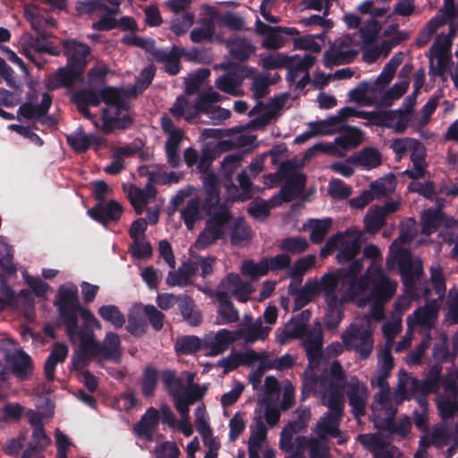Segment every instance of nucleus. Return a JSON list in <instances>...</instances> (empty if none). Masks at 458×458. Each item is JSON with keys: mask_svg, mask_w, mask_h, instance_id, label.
<instances>
[{"mask_svg": "<svg viewBox=\"0 0 458 458\" xmlns=\"http://www.w3.org/2000/svg\"><path fill=\"white\" fill-rule=\"evenodd\" d=\"M177 305L183 320L189 325L198 327L201 324L202 314L191 296L186 294L179 295Z\"/></svg>", "mask_w": 458, "mask_h": 458, "instance_id": "nucleus-34", "label": "nucleus"}, {"mask_svg": "<svg viewBox=\"0 0 458 458\" xmlns=\"http://www.w3.org/2000/svg\"><path fill=\"white\" fill-rule=\"evenodd\" d=\"M443 384L445 394L437 396V405L440 416L449 419L458 413V371L447 375Z\"/></svg>", "mask_w": 458, "mask_h": 458, "instance_id": "nucleus-16", "label": "nucleus"}, {"mask_svg": "<svg viewBox=\"0 0 458 458\" xmlns=\"http://www.w3.org/2000/svg\"><path fill=\"white\" fill-rule=\"evenodd\" d=\"M68 356V346L64 343L54 344L52 350L44 364V373L48 382L55 380V367L64 363Z\"/></svg>", "mask_w": 458, "mask_h": 458, "instance_id": "nucleus-32", "label": "nucleus"}, {"mask_svg": "<svg viewBox=\"0 0 458 458\" xmlns=\"http://www.w3.org/2000/svg\"><path fill=\"white\" fill-rule=\"evenodd\" d=\"M329 372H331V367L328 369H325L319 376H318L312 369H305L302 376V401L306 400L310 394L315 393L318 390V388L319 394H321L324 391V386L322 385V379L324 378V377H327L330 381H334L333 377H330Z\"/></svg>", "mask_w": 458, "mask_h": 458, "instance_id": "nucleus-30", "label": "nucleus"}, {"mask_svg": "<svg viewBox=\"0 0 458 458\" xmlns=\"http://www.w3.org/2000/svg\"><path fill=\"white\" fill-rule=\"evenodd\" d=\"M397 283L374 266V321L382 318L383 312L377 307L388 301L396 293Z\"/></svg>", "mask_w": 458, "mask_h": 458, "instance_id": "nucleus-17", "label": "nucleus"}, {"mask_svg": "<svg viewBox=\"0 0 458 458\" xmlns=\"http://www.w3.org/2000/svg\"><path fill=\"white\" fill-rule=\"evenodd\" d=\"M237 341L234 331L223 328L214 336H208L203 341V350L208 356H216L225 352L229 346Z\"/></svg>", "mask_w": 458, "mask_h": 458, "instance_id": "nucleus-23", "label": "nucleus"}, {"mask_svg": "<svg viewBox=\"0 0 458 458\" xmlns=\"http://www.w3.org/2000/svg\"><path fill=\"white\" fill-rule=\"evenodd\" d=\"M72 101L81 102L89 106H98L102 102L101 89H83L72 96Z\"/></svg>", "mask_w": 458, "mask_h": 458, "instance_id": "nucleus-59", "label": "nucleus"}, {"mask_svg": "<svg viewBox=\"0 0 458 458\" xmlns=\"http://www.w3.org/2000/svg\"><path fill=\"white\" fill-rule=\"evenodd\" d=\"M130 96L129 90L113 87H105L101 89V98L107 106L111 107L122 104L128 103L127 97Z\"/></svg>", "mask_w": 458, "mask_h": 458, "instance_id": "nucleus-50", "label": "nucleus"}, {"mask_svg": "<svg viewBox=\"0 0 458 458\" xmlns=\"http://www.w3.org/2000/svg\"><path fill=\"white\" fill-rule=\"evenodd\" d=\"M332 46L337 49H350L351 46L358 47L363 51V60L372 64V20H367L364 25L352 35H346L335 40Z\"/></svg>", "mask_w": 458, "mask_h": 458, "instance_id": "nucleus-13", "label": "nucleus"}, {"mask_svg": "<svg viewBox=\"0 0 458 458\" xmlns=\"http://www.w3.org/2000/svg\"><path fill=\"white\" fill-rule=\"evenodd\" d=\"M343 343L333 342L326 347L327 358L339 356L344 350L355 351L360 360H367L372 352V306L364 319L352 323L341 335Z\"/></svg>", "mask_w": 458, "mask_h": 458, "instance_id": "nucleus-3", "label": "nucleus"}, {"mask_svg": "<svg viewBox=\"0 0 458 458\" xmlns=\"http://www.w3.org/2000/svg\"><path fill=\"white\" fill-rule=\"evenodd\" d=\"M101 120L103 123L102 131L105 134H110L116 129H128L134 122L130 103L104 108Z\"/></svg>", "mask_w": 458, "mask_h": 458, "instance_id": "nucleus-14", "label": "nucleus"}, {"mask_svg": "<svg viewBox=\"0 0 458 458\" xmlns=\"http://www.w3.org/2000/svg\"><path fill=\"white\" fill-rule=\"evenodd\" d=\"M343 233V238L339 242L336 260L339 264L351 262L360 254L364 233L353 228L346 229Z\"/></svg>", "mask_w": 458, "mask_h": 458, "instance_id": "nucleus-18", "label": "nucleus"}, {"mask_svg": "<svg viewBox=\"0 0 458 458\" xmlns=\"http://www.w3.org/2000/svg\"><path fill=\"white\" fill-rule=\"evenodd\" d=\"M302 344L310 365H318L323 356V332L321 327L309 330L305 335Z\"/></svg>", "mask_w": 458, "mask_h": 458, "instance_id": "nucleus-24", "label": "nucleus"}, {"mask_svg": "<svg viewBox=\"0 0 458 458\" xmlns=\"http://www.w3.org/2000/svg\"><path fill=\"white\" fill-rule=\"evenodd\" d=\"M364 258L372 260V244H368L364 248ZM370 284H372V261L363 276L348 281V287L344 297L348 296L349 300L355 302L357 306L364 307L372 301V290L367 293L366 297H362Z\"/></svg>", "mask_w": 458, "mask_h": 458, "instance_id": "nucleus-12", "label": "nucleus"}, {"mask_svg": "<svg viewBox=\"0 0 458 458\" xmlns=\"http://www.w3.org/2000/svg\"><path fill=\"white\" fill-rule=\"evenodd\" d=\"M399 267L404 285V293L394 303V315L402 318V314L410 308L411 301L431 297V289L428 285H421L420 279L423 275L422 260L413 257L408 252H401Z\"/></svg>", "mask_w": 458, "mask_h": 458, "instance_id": "nucleus-2", "label": "nucleus"}, {"mask_svg": "<svg viewBox=\"0 0 458 458\" xmlns=\"http://www.w3.org/2000/svg\"><path fill=\"white\" fill-rule=\"evenodd\" d=\"M194 22V14L191 13H183L181 16H177L172 20L171 30L176 36L185 34Z\"/></svg>", "mask_w": 458, "mask_h": 458, "instance_id": "nucleus-64", "label": "nucleus"}, {"mask_svg": "<svg viewBox=\"0 0 458 458\" xmlns=\"http://www.w3.org/2000/svg\"><path fill=\"white\" fill-rule=\"evenodd\" d=\"M175 351L182 354H192L203 349V342L195 335H184L177 339Z\"/></svg>", "mask_w": 458, "mask_h": 458, "instance_id": "nucleus-53", "label": "nucleus"}, {"mask_svg": "<svg viewBox=\"0 0 458 458\" xmlns=\"http://www.w3.org/2000/svg\"><path fill=\"white\" fill-rule=\"evenodd\" d=\"M362 133L360 130L355 127H345L338 137L335 138V143L343 150H348L358 147L361 143Z\"/></svg>", "mask_w": 458, "mask_h": 458, "instance_id": "nucleus-47", "label": "nucleus"}, {"mask_svg": "<svg viewBox=\"0 0 458 458\" xmlns=\"http://www.w3.org/2000/svg\"><path fill=\"white\" fill-rule=\"evenodd\" d=\"M79 335H83V345L89 350L94 360H104L117 363L120 361L123 351L120 336L114 332H107L102 342L95 339L94 331L87 322H83L79 329Z\"/></svg>", "mask_w": 458, "mask_h": 458, "instance_id": "nucleus-8", "label": "nucleus"}, {"mask_svg": "<svg viewBox=\"0 0 458 458\" xmlns=\"http://www.w3.org/2000/svg\"><path fill=\"white\" fill-rule=\"evenodd\" d=\"M201 211L203 210L199 197L190 199L186 206L181 210V218L188 230H191L196 222L201 218Z\"/></svg>", "mask_w": 458, "mask_h": 458, "instance_id": "nucleus-45", "label": "nucleus"}, {"mask_svg": "<svg viewBox=\"0 0 458 458\" xmlns=\"http://www.w3.org/2000/svg\"><path fill=\"white\" fill-rule=\"evenodd\" d=\"M98 315L107 322H110L115 328H121L125 323V318L115 305H103L98 309Z\"/></svg>", "mask_w": 458, "mask_h": 458, "instance_id": "nucleus-54", "label": "nucleus"}, {"mask_svg": "<svg viewBox=\"0 0 458 458\" xmlns=\"http://www.w3.org/2000/svg\"><path fill=\"white\" fill-rule=\"evenodd\" d=\"M242 274L252 279L266 276L269 272V267L267 265V259H262L259 262L255 263L252 259L243 260L242 263Z\"/></svg>", "mask_w": 458, "mask_h": 458, "instance_id": "nucleus-52", "label": "nucleus"}, {"mask_svg": "<svg viewBox=\"0 0 458 458\" xmlns=\"http://www.w3.org/2000/svg\"><path fill=\"white\" fill-rule=\"evenodd\" d=\"M221 68L228 72L219 77L215 84L223 92L236 95L237 89L242 84L245 78L253 76L255 68L237 64H223Z\"/></svg>", "mask_w": 458, "mask_h": 458, "instance_id": "nucleus-15", "label": "nucleus"}, {"mask_svg": "<svg viewBox=\"0 0 458 458\" xmlns=\"http://www.w3.org/2000/svg\"><path fill=\"white\" fill-rule=\"evenodd\" d=\"M6 359L13 375L21 380L25 379L33 369L30 356L22 350L7 356Z\"/></svg>", "mask_w": 458, "mask_h": 458, "instance_id": "nucleus-37", "label": "nucleus"}, {"mask_svg": "<svg viewBox=\"0 0 458 458\" xmlns=\"http://www.w3.org/2000/svg\"><path fill=\"white\" fill-rule=\"evenodd\" d=\"M58 310L59 319L65 327L66 335L72 340L75 336L79 337L78 313L84 318L89 326L90 323L98 325V319L93 313L81 307L78 289L75 285H61L57 290V298L54 302Z\"/></svg>", "mask_w": 458, "mask_h": 458, "instance_id": "nucleus-4", "label": "nucleus"}, {"mask_svg": "<svg viewBox=\"0 0 458 458\" xmlns=\"http://www.w3.org/2000/svg\"><path fill=\"white\" fill-rule=\"evenodd\" d=\"M204 199H200L202 210L211 216V210L220 202L219 181L214 173L206 174L203 179Z\"/></svg>", "mask_w": 458, "mask_h": 458, "instance_id": "nucleus-25", "label": "nucleus"}, {"mask_svg": "<svg viewBox=\"0 0 458 458\" xmlns=\"http://www.w3.org/2000/svg\"><path fill=\"white\" fill-rule=\"evenodd\" d=\"M52 105V96L45 92L42 94L41 102L39 104H32L31 102H24L18 108V116H21L27 120L38 121L42 116L48 113Z\"/></svg>", "mask_w": 458, "mask_h": 458, "instance_id": "nucleus-28", "label": "nucleus"}, {"mask_svg": "<svg viewBox=\"0 0 458 458\" xmlns=\"http://www.w3.org/2000/svg\"><path fill=\"white\" fill-rule=\"evenodd\" d=\"M454 0H445V8L430 19L419 33L416 39L417 45L420 47L425 46L431 39L433 34L454 17Z\"/></svg>", "mask_w": 458, "mask_h": 458, "instance_id": "nucleus-19", "label": "nucleus"}, {"mask_svg": "<svg viewBox=\"0 0 458 458\" xmlns=\"http://www.w3.org/2000/svg\"><path fill=\"white\" fill-rule=\"evenodd\" d=\"M346 395L349 404L352 406L355 417L359 418L365 414L368 391L367 387L355 376L346 379Z\"/></svg>", "mask_w": 458, "mask_h": 458, "instance_id": "nucleus-21", "label": "nucleus"}, {"mask_svg": "<svg viewBox=\"0 0 458 458\" xmlns=\"http://www.w3.org/2000/svg\"><path fill=\"white\" fill-rule=\"evenodd\" d=\"M340 283H344L342 276L339 275V270L335 269L334 272L325 274L319 282H311L316 293H323L326 301H330L331 298L338 297L335 291Z\"/></svg>", "mask_w": 458, "mask_h": 458, "instance_id": "nucleus-33", "label": "nucleus"}, {"mask_svg": "<svg viewBox=\"0 0 458 458\" xmlns=\"http://www.w3.org/2000/svg\"><path fill=\"white\" fill-rule=\"evenodd\" d=\"M233 216L225 207H221L206 222V226L196 240L198 250H204L225 237V228L232 221Z\"/></svg>", "mask_w": 458, "mask_h": 458, "instance_id": "nucleus-10", "label": "nucleus"}, {"mask_svg": "<svg viewBox=\"0 0 458 458\" xmlns=\"http://www.w3.org/2000/svg\"><path fill=\"white\" fill-rule=\"evenodd\" d=\"M456 30L453 24L446 34L440 33L429 49L430 70L437 75H443L451 61V47Z\"/></svg>", "mask_w": 458, "mask_h": 458, "instance_id": "nucleus-11", "label": "nucleus"}, {"mask_svg": "<svg viewBox=\"0 0 458 458\" xmlns=\"http://www.w3.org/2000/svg\"><path fill=\"white\" fill-rule=\"evenodd\" d=\"M158 383V371L151 365L143 369L140 381L141 392L145 397L152 396Z\"/></svg>", "mask_w": 458, "mask_h": 458, "instance_id": "nucleus-51", "label": "nucleus"}, {"mask_svg": "<svg viewBox=\"0 0 458 458\" xmlns=\"http://www.w3.org/2000/svg\"><path fill=\"white\" fill-rule=\"evenodd\" d=\"M89 216L95 221L106 225L108 222H117L123 214V207L114 199L97 203L88 210Z\"/></svg>", "mask_w": 458, "mask_h": 458, "instance_id": "nucleus-22", "label": "nucleus"}, {"mask_svg": "<svg viewBox=\"0 0 458 458\" xmlns=\"http://www.w3.org/2000/svg\"><path fill=\"white\" fill-rule=\"evenodd\" d=\"M154 76L155 67L153 65H149L144 68L140 72L134 87L129 89L130 96L136 97L139 91L142 92L145 89H147L148 86L151 84Z\"/></svg>", "mask_w": 458, "mask_h": 458, "instance_id": "nucleus-57", "label": "nucleus"}, {"mask_svg": "<svg viewBox=\"0 0 458 458\" xmlns=\"http://www.w3.org/2000/svg\"><path fill=\"white\" fill-rule=\"evenodd\" d=\"M200 26L194 28L190 34L193 43L212 42L215 34V24L210 19H201Z\"/></svg>", "mask_w": 458, "mask_h": 458, "instance_id": "nucleus-49", "label": "nucleus"}, {"mask_svg": "<svg viewBox=\"0 0 458 458\" xmlns=\"http://www.w3.org/2000/svg\"><path fill=\"white\" fill-rule=\"evenodd\" d=\"M402 329V318L394 316L391 321L385 323L382 327L383 334L386 339L385 346L379 350L377 354L378 373L377 386L379 388V402L393 413L390 402V386L386 379L390 376L394 368V359L391 354L393 340Z\"/></svg>", "mask_w": 458, "mask_h": 458, "instance_id": "nucleus-5", "label": "nucleus"}, {"mask_svg": "<svg viewBox=\"0 0 458 458\" xmlns=\"http://www.w3.org/2000/svg\"><path fill=\"white\" fill-rule=\"evenodd\" d=\"M309 248V242L303 237H287L281 242L280 249L291 254H301Z\"/></svg>", "mask_w": 458, "mask_h": 458, "instance_id": "nucleus-63", "label": "nucleus"}, {"mask_svg": "<svg viewBox=\"0 0 458 458\" xmlns=\"http://www.w3.org/2000/svg\"><path fill=\"white\" fill-rule=\"evenodd\" d=\"M84 71L78 70L77 68L66 64L65 66L60 67L51 77L50 81L53 88H71L76 82L83 81Z\"/></svg>", "mask_w": 458, "mask_h": 458, "instance_id": "nucleus-29", "label": "nucleus"}, {"mask_svg": "<svg viewBox=\"0 0 458 458\" xmlns=\"http://www.w3.org/2000/svg\"><path fill=\"white\" fill-rule=\"evenodd\" d=\"M331 225V218L314 220V224L311 225V231L310 234V241L316 244L321 243L325 240V237L327 234Z\"/></svg>", "mask_w": 458, "mask_h": 458, "instance_id": "nucleus-61", "label": "nucleus"}, {"mask_svg": "<svg viewBox=\"0 0 458 458\" xmlns=\"http://www.w3.org/2000/svg\"><path fill=\"white\" fill-rule=\"evenodd\" d=\"M344 297H332L327 301V310L324 318L325 327L328 331H335L338 328L344 318Z\"/></svg>", "mask_w": 458, "mask_h": 458, "instance_id": "nucleus-31", "label": "nucleus"}, {"mask_svg": "<svg viewBox=\"0 0 458 458\" xmlns=\"http://www.w3.org/2000/svg\"><path fill=\"white\" fill-rule=\"evenodd\" d=\"M306 175L302 173H293L281 187L276 197L282 202L289 203L294 200L304 190L306 184Z\"/></svg>", "mask_w": 458, "mask_h": 458, "instance_id": "nucleus-26", "label": "nucleus"}, {"mask_svg": "<svg viewBox=\"0 0 458 458\" xmlns=\"http://www.w3.org/2000/svg\"><path fill=\"white\" fill-rule=\"evenodd\" d=\"M330 381L324 377L322 385L324 391L320 394L323 404L328 408L327 413L335 416H343L344 401L343 393L346 385V375L339 360H334L331 363Z\"/></svg>", "mask_w": 458, "mask_h": 458, "instance_id": "nucleus-9", "label": "nucleus"}, {"mask_svg": "<svg viewBox=\"0 0 458 458\" xmlns=\"http://www.w3.org/2000/svg\"><path fill=\"white\" fill-rule=\"evenodd\" d=\"M299 33V30L294 27H275L274 30L265 37L261 46L266 49L276 50L284 44V38L282 34L293 36Z\"/></svg>", "mask_w": 458, "mask_h": 458, "instance_id": "nucleus-41", "label": "nucleus"}, {"mask_svg": "<svg viewBox=\"0 0 458 458\" xmlns=\"http://www.w3.org/2000/svg\"><path fill=\"white\" fill-rule=\"evenodd\" d=\"M184 54V49L174 45L170 50L161 48L156 52V62L164 64V71L169 75L174 76L180 72V58Z\"/></svg>", "mask_w": 458, "mask_h": 458, "instance_id": "nucleus-27", "label": "nucleus"}, {"mask_svg": "<svg viewBox=\"0 0 458 458\" xmlns=\"http://www.w3.org/2000/svg\"><path fill=\"white\" fill-rule=\"evenodd\" d=\"M308 332V327H304L295 318H292L285 325L282 332L277 334V342L284 344L291 339H302Z\"/></svg>", "mask_w": 458, "mask_h": 458, "instance_id": "nucleus-46", "label": "nucleus"}, {"mask_svg": "<svg viewBox=\"0 0 458 458\" xmlns=\"http://www.w3.org/2000/svg\"><path fill=\"white\" fill-rule=\"evenodd\" d=\"M431 292L434 291L437 298L431 297L427 300L425 306L417 309L407 317V326L410 327H422L430 328L434 326L441 307L442 299L445 295L446 287L443 270L439 263H434L430 267Z\"/></svg>", "mask_w": 458, "mask_h": 458, "instance_id": "nucleus-6", "label": "nucleus"}, {"mask_svg": "<svg viewBox=\"0 0 458 458\" xmlns=\"http://www.w3.org/2000/svg\"><path fill=\"white\" fill-rule=\"evenodd\" d=\"M161 381L164 389L172 398L182 395L185 389L184 381L182 377H178L175 370L170 369L162 370Z\"/></svg>", "mask_w": 458, "mask_h": 458, "instance_id": "nucleus-40", "label": "nucleus"}, {"mask_svg": "<svg viewBox=\"0 0 458 458\" xmlns=\"http://www.w3.org/2000/svg\"><path fill=\"white\" fill-rule=\"evenodd\" d=\"M341 418L342 416L331 415L327 412L322 421L318 424V432L330 437H338L340 435L339 424Z\"/></svg>", "mask_w": 458, "mask_h": 458, "instance_id": "nucleus-58", "label": "nucleus"}, {"mask_svg": "<svg viewBox=\"0 0 458 458\" xmlns=\"http://www.w3.org/2000/svg\"><path fill=\"white\" fill-rule=\"evenodd\" d=\"M316 263L315 255L310 254L297 259L290 271V276L301 284L304 274L310 269Z\"/></svg>", "mask_w": 458, "mask_h": 458, "instance_id": "nucleus-55", "label": "nucleus"}, {"mask_svg": "<svg viewBox=\"0 0 458 458\" xmlns=\"http://www.w3.org/2000/svg\"><path fill=\"white\" fill-rule=\"evenodd\" d=\"M251 240V230L245 224L244 218L237 217L231 230V242L233 246H242Z\"/></svg>", "mask_w": 458, "mask_h": 458, "instance_id": "nucleus-48", "label": "nucleus"}, {"mask_svg": "<svg viewBox=\"0 0 458 458\" xmlns=\"http://www.w3.org/2000/svg\"><path fill=\"white\" fill-rule=\"evenodd\" d=\"M359 53L358 49H337L331 46L324 54L323 63L327 68L352 63Z\"/></svg>", "mask_w": 458, "mask_h": 458, "instance_id": "nucleus-35", "label": "nucleus"}, {"mask_svg": "<svg viewBox=\"0 0 458 458\" xmlns=\"http://www.w3.org/2000/svg\"><path fill=\"white\" fill-rule=\"evenodd\" d=\"M230 55L239 62L247 61L256 51V47L245 38L237 37L228 41Z\"/></svg>", "mask_w": 458, "mask_h": 458, "instance_id": "nucleus-43", "label": "nucleus"}, {"mask_svg": "<svg viewBox=\"0 0 458 458\" xmlns=\"http://www.w3.org/2000/svg\"><path fill=\"white\" fill-rule=\"evenodd\" d=\"M67 144L76 152L84 153L92 145H96L97 148L100 147L101 140L92 134H86L81 128L73 133L65 136Z\"/></svg>", "mask_w": 458, "mask_h": 458, "instance_id": "nucleus-36", "label": "nucleus"}, {"mask_svg": "<svg viewBox=\"0 0 458 458\" xmlns=\"http://www.w3.org/2000/svg\"><path fill=\"white\" fill-rule=\"evenodd\" d=\"M403 62V54L394 55L389 62L385 65L382 72L377 79V82L380 84H388L394 78L396 69Z\"/></svg>", "mask_w": 458, "mask_h": 458, "instance_id": "nucleus-60", "label": "nucleus"}, {"mask_svg": "<svg viewBox=\"0 0 458 458\" xmlns=\"http://www.w3.org/2000/svg\"><path fill=\"white\" fill-rule=\"evenodd\" d=\"M157 423L158 411L157 409L150 407L141 416L139 422L135 424L134 432L139 437H144L148 440H151L153 430Z\"/></svg>", "mask_w": 458, "mask_h": 458, "instance_id": "nucleus-39", "label": "nucleus"}, {"mask_svg": "<svg viewBox=\"0 0 458 458\" xmlns=\"http://www.w3.org/2000/svg\"><path fill=\"white\" fill-rule=\"evenodd\" d=\"M216 299L218 301L217 313L222 319V324H232L239 320L238 310L225 293L216 292Z\"/></svg>", "mask_w": 458, "mask_h": 458, "instance_id": "nucleus-38", "label": "nucleus"}, {"mask_svg": "<svg viewBox=\"0 0 458 458\" xmlns=\"http://www.w3.org/2000/svg\"><path fill=\"white\" fill-rule=\"evenodd\" d=\"M242 159V153H232L225 156L222 160L221 164L225 171V178L231 182V185L227 186L228 189L233 188L237 191L236 186L232 182V178L233 171L241 165Z\"/></svg>", "mask_w": 458, "mask_h": 458, "instance_id": "nucleus-56", "label": "nucleus"}, {"mask_svg": "<svg viewBox=\"0 0 458 458\" xmlns=\"http://www.w3.org/2000/svg\"><path fill=\"white\" fill-rule=\"evenodd\" d=\"M63 53L67 58V64L85 72L88 65V56L91 53L90 47L73 38L64 39L61 42Z\"/></svg>", "mask_w": 458, "mask_h": 458, "instance_id": "nucleus-20", "label": "nucleus"}, {"mask_svg": "<svg viewBox=\"0 0 458 458\" xmlns=\"http://www.w3.org/2000/svg\"><path fill=\"white\" fill-rule=\"evenodd\" d=\"M442 367L438 364L431 367L428 374L424 380L420 381L416 377L409 375L405 370L401 369L398 372V383L396 388L392 394L390 393V402L393 413L389 409L385 407L378 400V394H377V401L382 409L386 410V413L393 417L396 410L393 405V402L398 405L411 397L416 398L417 403L421 408V411L414 412L415 425L421 430L427 428V406L428 401L426 395L429 393L436 392L439 387L440 374Z\"/></svg>", "mask_w": 458, "mask_h": 458, "instance_id": "nucleus-1", "label": "nucleus"}, {"mask_svg": "<svg viewBox=\"0 0 458 458\" xmlns=\"http://www.w3.org/2000/svg\"><path fill=\"white\" fill-rule=\"evenodd\" d=\"M411 191L418 192L427 199L436 197L437 203V208H428L421 214L422 229L421 233L428 236L434 233L440 225L453 229L456 226L457 222L452 217L445 216L441 209L444 207V201L438 197L437 191H435L432 182H427L421 183L419 182H411L409 186Z\"/></svg>", "mask_w": 458, "mask_h": 458, "instance_id": "nucleus-7", "label": "nucleus"}, {"mask_svg": "<svg viewBox=\"0 0 458 458\" xmlns=\"http://www.w3.org/2000/svg\"><path fill=\"white\" fill-rule=\"evenodd\" d=\"M292 294H295L294 299V308L293 310H299L302 309L305 305H307L310 300L311 297L315 294H317L315 289L313 288L311 282L308 281L304 284V286L296 291H291Z\"/></svg>", "mask_w": 458, "mask_h": 458, "instance_id": "nucleus-62", "label": "nucleus"}, {"mask_svg": "<svg viewBox=\"0 0 458 458\" xmlns=\"http://www.w3.org/2000/svg\"><path fill=\"white\" fill-rule=\"evenodd\" d=\"M197 273V266L192 262L184 263L177 271H170L166 277V284L170 286H185L190 284L192 276Z\"/></svg>", "mask_w": 458, "mask_h": 458, "instance_id": "nucleus-44", "label": "nucleus"}, {"mask_svg": "<svg viewBox=\"0 0 458 458\" xmlns=\"http://www.w3.org/2000/svg\"><path fill=\"white\" fill-rule=\"evenodd\" d=\"M270 330V327H264L260 320H257L244 328L234 330V335L237 336V340L242 338L246 343H254L259 339H265Z\"/></svg>", "mask_w": 458, "mask_h": 458, "instance_id": "nucleus-42", "label": "nucleus"}]
</instances>
